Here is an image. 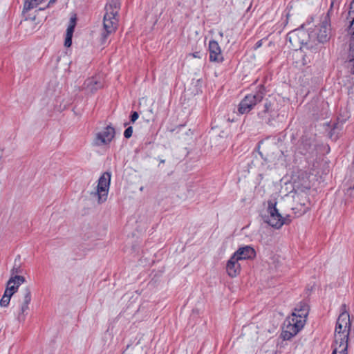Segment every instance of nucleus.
Returning <instances> with one entry per match:
<instances>
[{
	"label": "nucleus",
	"instance_id": "f257e3e1",
	"mask_svg": "<svg viewBox=\"0 0 354 354\" xmlns=\"http://www.w3.org/2000/svg\"><path fill=\"white\" fill-rule=\"evenodd\" d=\"M291 183L292 185L293 193L292 197L294 200L297 199L298 203L296 207H292V210L295 216L302 215L305 212L304 203L301 199V194L310 188V182L308 174L302 170L297 171L292 174L291 177Z\"/></svg>",
	"mask_w": 354,
	"mask_h": 354
},
{
	"label": "nucleus",
	"instance_id": "f03ea898",
	"mask_svg": "<svg viewBox=\"0 0 354 354\" xmlns=\"http://www.w3.org/2000/svg\"><path fill=\"white\" fill-rule=\"evenodd\" d=\"M120 3L119 0H110L105 6V14L103 19L104 31L102 33L101 44H104L108 37L114 33L117 29L118 19L117 18Z\"/></svg>",
	"mask_w": 354,
	"mask_h": 354
},
{
	"label": "nucleus",
	"instance_id": "7ed1b4c3",
	"mask_svg": "<svg viewBox=\"0 0 354 354\" xmlns=\"http://www.w3.org/2000/svg\"><path fill=\"white\" fill-rule=\"evenodd\" d=\"M309 313L308 306L301 302L289 317V338L296 335L304 326Z\"/></svg>",
	"mask_w": 354,
	"mask_h": 354
},
{
	"label": "nucleus",
	"instance_id": "20e7f679",
	"mask_svg": "<svg viewBox=\"0 0 354 354\" xmlns=\"http://www.w3.org/2000/svg\"><path fill=\"white\" fill-rule=\"evenodd\" d=\"M350 330V316L347 312L344 311L339 315L337 320L334 342L348 344Z\"/></svg>",
	"mask_w": 354,
	"mask_h": 354
},
{
	"label": "nucleus",
	"instance_id": "39448f33",
	"mask_svg": "<svg viewBox=\"0 0 354 354\" xmlns=\"http://www.w3.org/2000/svg\"><path fill=\"white\" fill-rule=\"evenodd\" d=\"M261 218L264 223L277 229L283 224V219L276 208V203L272 201H268L267 209L261 214Z\"/></svg>",
	"mask_w": 354,
	"mask_h": 354
},
{
	"label": "nucleus",
	"instance_id": "423d86ee",
	"mask_svg": "<svg viewBox=\"0 0 354 354\" xmlns=\"http://www.w3.org/2000/svg\"><path fill=\"white\" fill-rule=\"evenodd\" d=\"M111 176L110 172L106 171L102 174L98 180L96 191L91 193V195L97 198V202L100 204L107 200Z\"/></svg>",
	"mask_w": 354,
	"mask_h": 354
},
{
	"label": "nucleus",
	"instance_id": "0eeeda50",
	"mask_svg": "<svg viewBox=\"0 0 354 354\" xmlns=\"http://www.w3.org/2000/svg\"><path fill=\"white\" fill-rule=\"evenodd\" d=\"M24 282L25 278L19 275L13 276L9 279L5 292L0 300L1 306H8L12 295L17 291L18 287Z\"/></svg>",
	"mask_w": 354,
	"mask_h": 354
},
{
	"label": "nucleus",
	"instance_id": "6e6552de",
	"mask_svg": "<svg viewBox=\"0 0 354 354\" xmlns=\"http://www.w3.org/2000/svg\"><path fill=\"white\" fill-rule=\"evenodd\" d=\"M263 98V94L259 91L255 94H249L240 102L238 107V111L240 114L249 113L252 108Z\"/></svg>",
	"mask_w": 354,
	"mask_h": 354
},
{
	"label": "nucleus",
	"instance_id": "1a4fd4ad",
	"mask_svg": "<svg viewBox=\"0 0 354 354\" xmlns=\"http://www.w3.org/2000/svg\"><path fill=\"white\" fill-rule=\"evenodd\" d=\"M311 54L307 48L299 47L292 53L293 64L296 67H301L309 63L311 60Z\"/></svg>",
	"mask_w": 354,
	"mask_h": 354
},
{
	"label": "nucleus",
	"instance_id": "9d476101",
	"mask_svg": "<svg viewBox=\"0 0 354 354\" xmlns=\"http://www.w3.org/2000/svg\"><path fill=\"white\" fill-rule=\"evenodd\" d=\"M115 129L111 126H107L102 131L96 133L94 139L95 146L109 145L115 136Z\"/></svg>",
	"mask_w": 354,
	"mask_h": 354
},
{
	"label": "nucleus",
	"instance_id": "9b49d317",
	"mask_svg": "<svg viewBox=\"0 0 354 354\" xmlns=\"http://www.w3.org/2000/svg\"><path fill=\"white\" fill-rule=\"evenodd\" d=\"M317 29V37L319 41L322 43L326 41L330 33V19L328 15L323 16Z\"/></svg>",
	"mask_w": 354,
	"mask_h": 354
},
{
	"label": "nucleus",
	"instance_id": "f8f14e48",
	"mask_svg": "<svg viewBox=\"0 0 354 354\" xmlns=\"http://www.w3.org/2000/svg\"><path fill=\"white\" fill-rule=\"evenodd\" d=\"M21 304L20 306V311L18 315L19 320H24L28 310V305L31 301V291L30 288L26 287L21 292Z\"/></svg>",
	"mask_w": 354,
	"mask_h": 354
},
{
	"label": "nucleus",
	"instance_id": "ddd939ff",
	"mask_svg": "<svg viewBox=\"0 0 354 354\" xmlns=\"http://www.w3.org/2000/svg\"><path fill=\"white\" fill-rule=\"evenodd\" d=\"M308 40L307 33L302 29L295 30L290 32L289 42L294 47H301L300 46L306 44Z\"/></svg>",
	"mask_w": 354,
	"mask_h": 354
},
{
	"label": "nucleus",
	"instance_id": "4468645a",
	"mask_svg": "<svg viewBox=\"0 0 354 354\" xmlns=\"http://www.w3.org/2000/svg\"><path fill=\"white\" fill-rule=\"evenodd\" d=\"M209 61L221 63L224 58L218 43L216 41L211 40L209 42Z\"/></svg>",
	"mask_w": 354,
	"mask_h": 354
},
{
	"label": "nucleus",
	"instance_id": "2eb2a0df",
	"mask_svg": "<svg viewBox=\"0 0 354 354\" xmlns=\"http://www.w3.org/2000/svg\"><path fill=\"white\" fill-rule=\"evenodd\" d=\"M232 255L241 261L254 258L256 256V252L253 248L245 245L239 248Z\"/></svg>",
	"mask_w": 354,
	"mask_h": 354
},
{
	"label": "nucleus",
	"instance_id": "dca6fc26",
	"mask_svg": "<svg viewBox=\"0 0 354 354\" xmlns=\"http://www.w3.org/2000/svg\"><path fill=\"white\" fill-rule=\"evenodd\" d=\"M226 270L228 275L231 277H236L241 270V266L239 263V260L236 259L233 255L228 260L226 266Z\"/></svg>",
	"mask_w": 354,
	"mask_h": 354
},
{
	"label": "nucleus",
	"instance_id": "f3484780",
	"mask_svg": "<svg viewBox=\"0 0 354 354\" xmlns=\"http://www.w3.org/2000/svg\"><path fill=\"white\" fill-rule=\"evenodd\" d=\"M102 87V83L100 81L99 78L92 77L84 81L82 88L93 93Z\"/></svg>",
	"mask_w": 354,
	"mask_h": 354
},
{
	"label": "nucleus",
	"instance_id": "a211bd4d",
	"mask_svg": "<svg viewBox=\"0 0 354 354\" xmlns=\"http://www.w3.org/2000/svg\"><path fill=\"white\" fill-rule=\"evenodd\" d=\"M332 354H347L348 344L334 342Z\"/></svg>",
	"mask_w": 354,
	"mask_h": 354
},
{
	"label": "nucleus",
	"instance_id": "6ab92c4d",
	"mask_svg": "<svg viewBox=\"0 0 354 354\" xmlns=\"http://www.w3.org/2000/svg\"><path fill=\"white\" fill-rule=\"evenodd\" d=\"M44 0H25L23 12H28L40 4Z\"/></svg>",
	"mask_w": 354,
	"mask_h": 354
},
{
	"label": "nucleus",
	"instance_id": "aec40b11",
	"mask_svg": "<svg viewBox=\"0 0 354 354\" xmlns=\"http://www.w3.org/2000/svg\"><path fill=\"white\" fill-rule=\"evenodd\" d=\"M349 16L353 18L351 21L350 26L348 27V32L352 35L353 39L351 41L354 40V0L351 3L350 10H349Z\"/></svg>",
	"mask_w": 354,
	"mask_h": 354
},
{
	"label": "nucleus",
	"instance_id": "412c9836",
	"mask_svg": "<svg viewBox=\"0 0 354 354\" xmlns=\"http://www.w3.org/2000/svg\"><path fill=\"white\" fill-rule=\"evenodd\" d=\"M348 64L353 67V73H354V40L351 41L350 48L348 55Z\"/></svg>",
	"mask_w": 354,
	"mask_h": 354
},
{
	"label": "nucleus",
	"instance_id": "4be33fe9",
	"mask_svg": "<svg viewBox=\"0 0 354 354\" xmlns=\"http://www.w3.org/2000/svg\"><path fill=\"white\" fill-rule=\"evenodd\" d=\"M76 25V19L75 17H71L70 19L69 25L66 29V34L67 36H71L73 37V34L75 30V27Z\"/></svg>",
	"mask_w": 354,
	"mask_h": 354
},
{
	"label": "nucleus",
	"instance_id": "5701e85b",
	"mask_svg": "<svg viewBox=\"0 0 354 354\" xmlns=\"http://www.w3.org/2000/svg\"><path fill=\"white\" fill-rule=\"evenodd\" d=\"M270 103H266L264 104V109L258 113V116L262 119L263 121L267 122V116L269 109L270 108Z\"/></svg>",
	"mask_w": 354,
	"mask_h": 354
},
{
	"label": "nucleus",
	"instance_id": "b1692460",
	"mask_svg": "<svg viewBox=\"0 0 354 354\" xmlns=\"http://www.w3.org/2000/svg\"><path fill=\"white\" fill-rule=\"evenodd\" d=\"M286 137V133L285 132H282L277 136V145L279 148L282 147L283 142L285 141Z\"/></svg>",
	"mask_w": 354,
	"mask_h": 354
},
{
	"label": "nucleus",
	"instance_id": "393cba45",
	"mask_svg": "<svg viewBox=\"0 0 354 354\" xmlns=\"http://www.w3.org/2000/svg\"><path fill=\"white\" fill-rule=\"evenodd\" d=\"M133 133V128L132 127H129L127 128L124 132V136L126 138H129L131 137Z\"/></svg>",
	"mask_w": 354,
	"mask_h": 354
},
{
	"label": "nucleus",
	"instance_id": "a878e982",
	"mask_svg": "<svg viewBox=\"0 0 354 354\" xmlns=\"http://www.w3.org/2000/svg\"><path fill=\"white\" fill-rule=\"evenodd\" d=\"M72 44V37L66 35L64 46L66 47H70Z\"/></svg>",
	"mask_w": 354,
	"mask_h": 354
},
{
	"label": "nucleus",
	"instance_id": "bb28decb",
	"mask_svg": "<svg viewBox=\"0 0 354 354\" xmlns=\"http://www.w3.org/2000/svg\"><path fill=\"white\" fill-rule=\"evenodd\" d=\"M139 115L136 111L132 112L131 116H130V120L132 123L135 122L136 120L138 118Z\"/></svg>",
	"mask_w": 354,
	"mask_h": 354
},
{
	"label": "nucleus",
	"instance_id": "cd10ccee",
	"mask_svg": "<svg viewBox=\"0 0 354 354\" xmlns=\"http://www.w3.org/2000/svg\"><path fill=\"white\" fill-rule=\"evenodd\" d=\"M348 93L351 97H354V85L348 88Z\"/></svg>",
	"mask_w": 354,
	"mask_h": 354
},
{
	"label": "nucleus",
	"instance_id": "c85d7f7f",
	"mask_svg": "<svg viewBox=\"0 0 354 354\" xmlns=\"http://www.w3.org/2000/svg\"><path fill=\"white\" fill-rule=\"evenodd\" d=\"M55 1H56V0H50V1H49V2H48V5L46 6V8H40L39 9V10H45L46 8H49L51 5H53V3H55Z\"/></svg>",
	"mask_w": 354,
	"mask_h": 354
},
{
	"label": "nucleus",
	"instance_id": "c756f323",
	"mask_svg": "<svg viewBox=\"0 0 354 354\" xmlns=\"http://www.w3.org/2000/svg\"><path fill=\"white\" fill-rule=\"evenodd\" d=\"M263 39L259 40L254 45V49L260 48L263 44Z\"/></svg>",
	"mask_w": 354,
	"mask_h": 354
},
{
	"label": "nucleus",
	"instance_id": "7c9ffc66",
	"mask_svg": "<svg viewBox=\"0 0 354 354\" xmlns=\"http://www.w3.org/2000/svg\"><path fill=\"white\" fill-rule=\"evenodd\" d=\"M281 336L284 340L288 339V331L283 330L281 333Z\"/></svg>",
	"mask_w": 354,
	"mask_h": 354
},
{
	"label": "nucleus",
	"instance_id": "2f4dec72",
	"mask_svg": "<svg viewBox=\"0 0 354 354\" xmlns=\"http://www.w3.org/2000/svg\"><path fill=\"white\" fill-rule=\"evenodd\" d=\"M19 272H20L19 268L14 267L11 270L12 275H14L15 274H17Z\"/></svg>",
	"mask_w": 354,
	"mask_h": 354
},
{
	"label": "nucleus",
	"instance_id": "473e14b6",
	"mask_svg": "<svg viewBox=\"0 0 354 354\" xmlns=\"http://www.w3.org/2000/svg\"><path fill=\"white\" fill-rule=\"evenodd\" d=\"M192 56L195 58H200V53L198 52H195L192 53Z\"/></svg>",
	"mask_w": 354,
	"mask_h": 354
},
{
	"label": "nucleus",
	"instance_id": "72a5a7b5",
	"mask_svg": "<svg viewBox=\"0 0 354 354\" xmlns=\"http://www.w3.org/2000/svg\"><path fill=\"white\" fill-rule=\"evenodd\" d=\"M321 0H313V3H319Z\"/></svg>",
	"mask_w": 354,
	"mask_h": 354
},
{
	"label": "nucleus",
	"instance_id": "f704fd0d",
	"mask_svg": "<svg viewBox=\"0 0 354 354\" xmlns=\"http://www.w3.org/2000/svg\"><path fill=\"white\" fill-rule=\"evenodd\" d=\"M285 17H286V19H285V23H286V24L288 23V14L285 15Z\"/></svg>",
	"mask_w": 354,
	"mask_h": 354
},
{
	"label": "nucleus",
	"instance_id": "c9c22d12",
	"mask_svg": "<svg viewBox=\"0 0 354 354\" xmlns=\"http://www.w3.org/2000/svg\"><path fill=\"white\" fill-rule=\"evenodd\" d=\"M160 163H165V160L162 159V160H160Z\"/></svg>",
	"mask_w": 354,
	"mask_h": 354
},
{
	"label": "nucleus",
	"instance_id": "e433bc0d",
	"mask_svg": "<svg viewBox=\"0 0 354 354\" xmlns=\"http://www.w3.org/2000/svg\"><path fill=\"white\" fill-rule=\"evenodd\" d=\"M219 35H220V36H221V37H223V33L222 32H219Z\"/></svg>",
	"mask_w": 354,
	"mask_h": 354
},
{
	"label": "nucleus",
	"instance_id": "4c0bfd02",
	"mask_svg": "<svg viewBox=\"0 0 354 354\" xmlns=\"http://www.w3.org/2000/svg\"><path fill=\"white\" fill-rule=\"evenodd\" d=\"M259 155H260L261 157H263V153H262L261 152H259Z\"/></svg>",
	"mask_w": 354,
	"mask_h": 354
},
{
	"label": "nucleus",
	"instance_id": "58836bf2",
	"mask_svg": "<svg viewBox=\"0 0 354 354\" xmlns=\"http://www.w3.org/2000/svg\"><path fill=\"white\" fill-rule=\"evenodd\" d=\"M122 354H129V353H127L126 351H124V352L122 353Z\"/></svg>",
	"mask_w": 354,
	"mask_h": 354
},
{
	"label": "nucleus",
	"instance_id": "ea45409f",
	"mask_svg": "<svg viewBox=\"0 0 354 354\" xmlns=\"http://www.w3.org/2000/svg\"><path fill=\"white\" fill-rule=\"evenodd\" d=\"M11 285L15 286V287H17V283H15V284L12 283Z\"/></svg>",
	"mask_w": 354,
	"mask_h": 354
},
{
	"label": "nucleus",
	"instance_id": "a19ab883",
	"mask_svg": "<svg viewBox=\"0 0 354 354\" xmlns=\"http://www.w3.org/2000/svg\"><path fill=\"white\" fill-rule=\"evenodd\" d=\"M281 151L282 153H284V151H283V150L282 149H281Z\"/></svg>",
	"mask_w": 354,
	"mask_h": 354
}]
</instances>
